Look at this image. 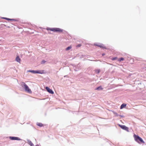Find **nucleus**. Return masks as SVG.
I'll use <instances>...</instances> for the list:
<instances>
[{"mask_svg": "<svg viewBox=\"0 0 146 146\" xmlns=\"http://www.w3.org/2000/svg\"><path fill=\"white\" fill-rule=\"evenodd\" d=\"M134 137L135 140L138 143H144L143 139L138 135L134 134Z\"/></svg>", "mask_w": 146, "mask_h": 146, "instance_id": "obj_1", "label": "nucleus"}, {"mask_svg": "<svg viewBox=\"0 0 146 146\" xmlns=\"http://www.w3.org/2000/svg\"><path fill=\"white\" fill-rule=\"evenodd\" d=\"M46 30L48 31H53L54 32H62V30L59 28H47L46 29Z\"/></svg>", "mask_w": 146, "mask_h": 146, "instance_id": "obj_2", "label": "nucleus"}, {"mask_svg": "<svg viewBox=\"0 0 146 146\" xmlns=\"http://www.w3.org/2000/svg\"><path fill=\"white\" fill-rule=\"evenodd\" d=\"M23 86L24 87L25 91L29 93H31V89L29 88L28 86L25 83L23 82Z\"/></svg>", "mask_w": 146, "mask_h": 146, "instance_id": "obj_3", "label": "nucleus"}, {"mask_svg": "<svg viewBox=\"0 0 146 146\" xmlns=\"http://www.w3.org/2000/svg\"><path fill=\"white\" fill-rule=\"evenodd\" d=\"M30 71L34 73L42 74L45 73V71L44 70H41L39 71L32 70Z\"/></svg>", "mask_w": 146, "mask_h": 146, "instance_id": "obj_4", "label": "nucleus"}, {"mask_svg": "<svg viewBox=\"0 0 146 146\" xmlns=\"http://www.w3.org/2000/svg\"><path fill=\"white\" fill-rule=\"evenodd\" d=\"M119 126L122 129H124L127 131H129V128L124 125H119Z\"/></svg>", "mask_w": 146, "mask_h": 146, "instance_id": "obj_5", "label": "nucleus"}, {"mask_svg": "<svg viewBox=\"0 0 146 146\" xmlns=\"http://www.w3.org/2000/svg\"><path fill=\"white\" fill-rule=\"evenodd\" d=\"M9 138L11 140H21L19 138L15 137H9Z\"/></svg>", "mask_w": 146, "mask_h": 146, "instance_id": "obj_6", "label": "nucleus"}, {"mask_svg": "<svg viewBox=\"0 0 146 146\" xmlns=\"http://www.w3.org/2000/svg\"><path fill=\"white\" fill-rule=\"evenodd\" d=\"M47 90V91L50 93L51 94H54V92L52 91V90L50 89L48 87H46L45 88Z\"/></svg>", "mask_w": 146, "mask_h": 146, "instance_id": "obj_7", "label": "nucleus"}, {"mask_svg": "<svg viewBox=\"0 0 146 146\" xmlns=\"http://www.w3.org/2000/svg\"><path fill=\"white\" fill-rule=\"evenodd\" d=\"M94 45L97 46H98L99 47H100L101 48H106L104 46V45L102 44H95Z\"/></svg>", "mask_w": 146, "mask_h": 146, "instance_id": "obj_8", "label": "nucleus"}, {"mask_svg": "<svg viewBox=\"0 0 146 146\" xmlns=\"http://www.w3.org/2000/svg\"><path fill=\"white\" fill-rule=\"evenodd\" d=\"M16 61L19 62H20L21 61V59L19 58V56H17L16 58Z\"/></svg>", "mask_w": 146, "mask_h": 146, "instance_id": "obj_9", "label": "nucleus"}, {"mask_svg": "<svg viewBox=\"0 0 146 146\" xmlns=\"http://www.w3.org/2000/svg\"><path fill=\"white\" fill-rule=\"evenodd\" d=\"M28 144L31 146H34V144H33L32 142L30 140H28Z\"/></svg>", "mask_w": 146, "mask_h": 146, "instance_id": "obj_10", "label": "nucleus"}, {"mask_svg": "<svg viewBox=\"0 0 146 146\" xmlns=\"http://www.w3.org/2000/svg\"><path fill=\"white\" fill-rule=\"evenodd\" d=\"M126 106V104H122L121 107H120V109H122L123 108L125 107Z\"/></svg>", "mask_w": 146, "mask_h": 146, "instance_id": "obj_11", "label": "nucleus"}, {"mask_svg": "<svg viewBox=\"0 0 146 146\" xmlns=\"http://www.w3.org/2000/svg\"><path fill=\"white\" fill-rule=\"evenodd\" d=\"M103 89V88L101 87V86H100L99 87H97L95 90H102Z\"/></svg>", "mask_w": 146, "mask_h": 146, "instance_id": "obj_12", "label": "nucleus"}, {"mask_svg": "<svg viewBox=\"0 0 146 146\" xmlns=\"http://www.w3.org/2000/svg\"><path fill=\"white\" fill-rule=\"evenodd\" d=\"M36 125L37 126L40 127H42L43 125V124L42 123H37Z\"/></svg>", "mask_w": 146, "mask_h": 146, "instance_id": "obj_13", "label": "nucleus"}, {"mask_svg": "<svg viewBox=\"0 0 146 146\" xmlns=\"http://www.w3.org/2000/svg\"><path fill=\"white\" fill-rule=\"evenodd\" d=\"M72 48V47L71 46H68V47H67L66 48V50H67V51L68 50H69L71 49Z\"/></svg>", "mask_w": 146, "mask_h": 146, "instance_id": "obj_14", "label": "nucleus"}, {"mask_svg": "<svg viewBox=\"0 0 146 146\" xmlns=\"http://www.w3.org/2000/svg\"><path fill=\"white\" fill-rule=\"evenodd\" d=\"M4 19L8 20V21H15V19H9V18H4Z\"/></svg>", "mask_w": 146, "mask_h": 146, "instance_id": "obj_15", "label": "nucleus"}, {"mask_svg": "<svg viewBox=\"0 0 146 146\" xmlns=\"http://www.w3.org/2000/svg\"><path fill=\"white\" fill-rule=\"evenodd\" d=\"M100 72L99 69H96L95 70V72L97 74H98Z\"/></svg>", "mask_w": 146, "mask_h": 146, "instance_id": "obj_16", "label": "nucleus"}, {"mask_svg": "<svg viewBox=\"0 0 146 146\" xmlns=\"http://www.w3.org/2000/svg\"><path fill=\"white\" fill-rule=\"evenodd\" d=\"M124 60V59L123 58H121L119 59V61H120L121 60Z\"/></svg>", "mask_w": 146, "mask_h": 146, "instance_id": "obj_17", "label": "nucleus"}, {"mask_svg": "<svg viewBox=\"0 0 146 146\" xmlns=\"http://www.w3.org/2000/svg\"><path fill=\"white\" fill-rule=\"evenodd\" d=\"M81 44H78V45H77L76 47H80V46H81Z\"/></svg>", "mask_w": 146, "mask_h": 146, "instance_id": "obj_18", "label": "nucleus"}, {"mask_svg": "<svg viewBox=\"0 0 146 146\" xmlns=\"http://www.w3.org/2000/svg\"><path fill=\"white\" fill-rule=\"evenodd\" d=\"M116 59H117V58L116 57H114V58H112V60H116Z\"/></svg>", "mask_w": 146, "mask_h": 146, "instance_id": "obj_19", "label": "nucleus"}, {"mask_svg": "<svg viewBox=\"0 0 146 146\" xmlns=\"http://www.w3.org/2000/svg\"><path fill=\"white\" fill-rule=\"evenodd\" d=\"M105 55V54H102V56H104V55Z\"/></svg>", "mask_w": 146, "mask_h": 146, "instance_id": "obj_20", "label": "nucleus"}, {"mask_svg": "<svg viewBox=\"0 0 146 146\" xmlns=\"http://www.w3.org/2000/svg\"><path fill=\"white\" fill-rule=\"evenodd\" d=\"M114 113L115 114V115H117V113Z\"/></svg>", "mask_w": 146, "mask_h": 146, "instance_id": "obj_21", "label": "nucleus"}]
</instances>
